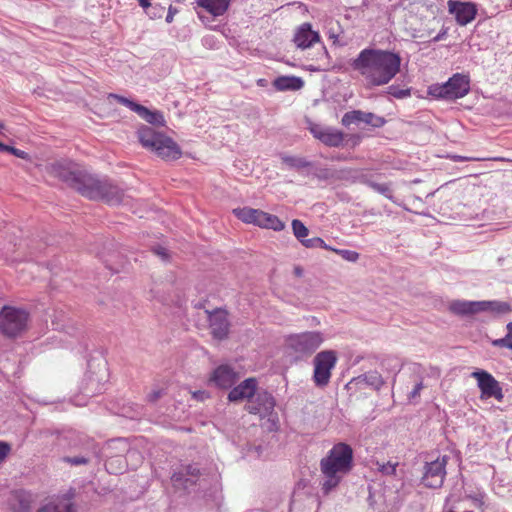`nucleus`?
Instances as JSON below:
<instances>
[{"label": "nucleus", "instance_id": "nucleus-11", "mask_svg": "<svg viewBox=\"0 0 512 512\" xmlns=\"http://www.w3.org/2000/svg\"><path fill=\"white\" fill-rule=\"evenodd\" d=\"M50 175L59 178L75 189L84 169L71 161H57L48 167Z\"/></svg>", "mask_w": 512, "mask_h": 512}, {"label": "nucleus", "instance_id": "nucleus-20", "mask_svg": "<svg viewBox=\"0 0 512 512\" xmlns=\"http://www.w3.org/2000/svg\"><path fill=\"white\" fill-rule=\"evenodd\" d=\"M256 214L253 215L252 225L258 226L263 229H271L274 231H282L285 228V223L277 216L267 213L260 209H255Z\"/></svg>", "mask_w": 512, "mask_h": 512}, {"label": "nucleus", "instance_id": "nucleus-33", "mask_svg": "<svg viewBox=\"0 0 512 512\" xmlns=\"http://www.w3.org/2000/svg\"><path fill=\"white\" fill-rule=\"evenodd\" d=\"M449 159H451L454 162H463V161H503L504 159L501 157H470V156H461V155H449Z\"/></svg>", "mask_w": 512, "mask_h": 512}, {"label": "nucleus", "instance_id": "nucleus-35", "mask_svg": "<svg viewBox=\"0 0 512 512\" xmlns=\"http://www.w3.org/2000/svg\"><path fill=\"white\" fill-rule=\"evenodd\" d=\"M306 248L320 247L326 250H331L332 247L328 246L322 238L314 237L311 239H306L302 243Z\"/></svg>", "mask_w": 512, "mask_h": 512}, {"label": "nucleus", "instance_id": "nucleus-42", "mask_svg": "<svg viewBox=\"0 0 512 512\" xmlns=\"http://www.w3.org/2000/svg\"><path fill=\"white\" fill-rule=\"evenodd\" d=\"M389 94L393 95L396 98H404L410 95L409 90H398L394 87H389Z\"/></svg>", "mask_w": 512, "mask_h": 512}, {"label": "nucleus", "instance_id": "nucleus-3", "mask_svg": "<svg viewBox=\"0 0 512 512\" xmlns=\"http://www.w3.org/2000/svg\"><path fill=\"white\" fill-rule=\"evenodd\" d=\"M435 5L427 4L425 0H416L411 4V14L406 20L408 30L413 38L439 41L441 34L434 35L440 25V19L435 16Z\"/></svg>", "mask_w": 512, "mask_h": 512}, {"label": "nucleus", "instance_id": "nucleus-31", "mask_svg": "<svg viewBox=\"0 0 512 512\" xmlns=\"http://www.w3.org/2000/svg\"><path fill=\"white\" fill-rule=\"evenodd\" d=\"M292 230H293V234L295 235V237L301 242L303 243V241H305L306 237L308 236L309 234V230L308 228L298 219H294L292 221Z\"/></svg>", "mask_w": 512, "mask_h": 512}, {"label": "nucleus", "instance_id": "nucleus-34", "mask_svg": "<svg viewBox=\"0 0 512 512\" xmlns=\"http://www.w3.org/2000/svg\"><path fill=\"white\" fill-rule=\"evenodd\" d=\"M376 465H377L378 471L381 472L383 475H389V476L396 475L398 462L393 463V462L388 461L387 463H380L377 461Z\"/></svg>", "mask_w": 512, "mask_h": 512}, {"label": "nucleus", "instance_id": "nucleus-7", "mask_svg": "<svg viewBox=\"0 0 512 512\" xmlns=\"http://www.w3.org/2000/svg\"><path fill=\"white\" fill-rule=\"evenodd\" d=\"M29 320L26 309L5 305L0 310V332L7 338H17L28 329Z\"/></svg>", "mask_w": 512, "mask_h": 512}, {"label": "nucleus", "instance_id": "nucleus-30", "mask_svg": "<svg viewBox=\"0 0 512 512\" xmlns=\"http://www.w3.org/2000/svg\"><path fill=\"white\" fill-rule=\"evenodd\" d=\"M471 301L456 300L450 303L449 309L457 315H469Z\"/></svg>", "mask_w": 512, "mask_h": 512}, {"label": "nucleus", "instance_id": "nucleus-32", "mask_svg": "<svg viewBox=\"0 0 512 512\" xmlns=\"http://www.w3.org/2000/svg\"><path fill=\"white\" fill-rule=\"evenodd\" d=\"M363 380L375 389H380L384 384L382 376L376 371L366 373Z\"/></svg>", "mask_w": 512, "mask_h": 512}, {"label": "nucleus", "instance_id": "nucleus-56", "mask_svg": "<svg viewBox=\"0 0 512 512\" xmlns=\"http://www.w3.org/2000/svg\"><path fill=\"white\" fill-rule=\"evenodd\" d=\"M295 273H296L297 275H301V269H300V268H296V269H295Z\"/></svg>", "mask_w": 512, "mask_h": 512}, {"label": "nucleus", "instance_id": "nucleus-18", "mask_svg": "<svg viewBox=\"0 0 512 512\" xmlns=\"http://www.w3.org/2000/svg\"><path fill=\"white\" fill-rule=\"evenodd\" d=\"M359 122H364L368 125L379 128L385 124V119L371 112H363L361 110L349 111L342 117V124L345 126Z\"/></svg>", "mask_w": 512, "mask_h": 512}, {"label": "nucleus", "instance_id": "nucleus-38", "mask_svg": "<svg viewBox=\"0 0 512 512\" xmlns=\"http://www.w3.org/2000/svg\"><path fill=\"white\" fill-rule=\"evenodd\" d=\"M368 186L371 187L374 191H376L386 197H389V193L391 192V189H390L389 185H387V184H379V183L372 182V183H368Z\"/></svg>", "mask_w": 512, "mask_h": 512}, {"label": "nucleus", "instance_id": "nucleus-6", "mask_svg": "<svg viewBox=\"0 0 512 512\" xmlns=\"http://www.w3.org/2000/svg\"><path fill=\"white\" fill-rule=\"evenodd\" d=\"M324 340V335L320 331L292 333L286 336L285 347L296 359H306L323 344Z\"/></svg>", "mask_w": 512, "mask_h": 512}, {"label": "nucleus", "instance_id": "nucleus-16", "mask_svg": "<svg viewBox=\"0 0 512 512\" xmlns=\"http://www.w3.org/2000/svg\"><path fill=\"white\" fill-rule=\"evenodd\" d=\"M447 6L449 13L454 15L456 22L460 26H465L472 22L477 14V7L472 2L449 0Z\"/></svg>", "mask_w": 512, "mask_h": 512}, {"label": "nucleus", "instance_id": "nucleus-53", "mask_svg": "<svg viewBox=\"0 0 512 512\" xmlns=\"http://www.w3.org/2000/svg\"><path fill=\"white\" fill-rule=\"evenodd\" d=\"M172 20H173V12H172V7H170V8H169L168 15H167V17H166V21H167L168 23H170V22H172Z\"/></svg>", "mask_w": 512, "mask_h": 512}, {"label": "nucleus", "instance_id": "nucleus-8", "mask_svg": "<svg viewBox=\"0 0 512 512\" xmlns=\"http://www.w3.org/2000/svg\"><path fill=\"white\" fill-rule=\"evenodd\" d=\"M470 91L468 75L456 73L444 84H433L428 87V94L435 98L456 100L463 98Z\"/></svg>", "mask_w": 512, "mask_h": 512}, {"label": "nucleus", "instance_id": "nucleus-50", "mask_svg": "<svg viewBox=\"0 0 512 512\" xmlns=\"http://www.w3.org/2000/svg\"><path fill=\"white\" fill-rule=\"evenodd\" d=\"M507 334L504 337L507 344L512 343V322H509L506 326Z\"/></svg>", "mask_w": 512, "mask_h": 512}, {"label": "nucleus", "instance_id": "nucleus-21", "mask_svg": "<svg viewBox=\"0 0 512 512\" xmlns=\"http://www.w3.org/2000/svg\"><path fill=\"white\" fill-rule=\"evenodd\" d=\"M320 41L318 32L312 30L311 24L303 23L298 27L294 35V42L299 48H308Z\"/></svg>", "mask_w": 512, "mask_h": 512}, {"label": "nucleus", "instance_id": "nucleus-57", "mask_svg": "<svg viewBox=\"0 0 512 512\" xmlns=\"http://www.w3.org/2000/svg\"><path fill=\"white\" fill-rule=\"evenodd\" d=\"M4 128H5L4 124L0 122V133H2Z\"/></svg>", "mask_w": 512, "mask_h": 512}, {"label": "nucleus", "instance_id": "nucleus-36", "mask_svg": "<svg viewBox=\"0 0 512 512\" xmlns=\"http://www.w3.org/2000/svg\"><path fill=\"white\" fill-rule=\"evenodd\" d=\"M331 251L335 252L336 254L340 255L343 259L350 262H356L359 259V253H357L356 251L335 248H332Z\"/></svg>", "mask_w": 512, "mask_h": 512}, {"label": "nucleus", "instance_id": "nucleus-1", "mask_svg": "<svg viewBox=\"0 0 512 512\" xmlns=\"http://www.w3.org/2000/svg\"><path fill=\"white\" fill-rule=\"evenodd\" d=\"M351 67L363 78L367 88H375L395 78L400 72L401 57L389 50L365 48L352 60Z\"/></svg>", "mask_w": 512, "mask_h": 512}, {"label": "nucleus", "instance_id": "nucleus-22", "mask_svg": "<svg viewBox=\"0 0 512 512\" xmlns=\"http://www.w3.org/2000/svg\"><path fill=\"white\" fill-rule=\"evenodd\" d=\"M489 311L496 314H505L511 311L510 305L499 301H471L469 315Z\"/></svg>", "mask_w": 512, "mask_h": 512}, {"label": "nucleus", "instance_id": "nucleus-14", "mask_svg": "<svg viewBox=\"0 0 512 512\" xmlns=\"http://www.w3.org/2000/svg\"><path fill=\"white\" fill-rule=\"evenodd\" d=\"M471 376L478 382L482 399L494 397L497 400H501L503 398L502 389L498 381L490 373L480 370L474 371Z\"/></svg>", "mask_w": 512, "mask_h": 512}, {"label": "nucleus", "instance_id": "nucleus-19", "mask_svg": "<svg viewBox=\"0 0 512 512\" xmlns=\"http://www.w3.org/2000/svg\"><path fill=\"white\" fill-rule=\"evenodd\" d=\"M257 380L255 378H248L234 387L228 394L230 402H239L248 400V402L255 396L257 390Z\"/></svg>", "mask_w": 512, "mask_h": 512}, {"label": "nucleus", "instance_id": "nucleus-28", "mask_svg": "<svg viewBox=\"0 0 512 512\" xmlns=\"http://www.w3.org/2000/svg\"><path fill=\"white\" fill-rule=\"evenodd\" d=\"M281 160L282 163L288 166L289 168L301 169L310 166V162H308L302 157L283 155L281 157Z\"/></svg>", "mask_w": 512, "mask_h": 512}, {"label": "nucleus", "instance_id": "nucleus-37", "mask_svg": "<svg viewBox=\"0 0 512 512\" xmlns=\"http://www.w3.org/2000/svg\"><path fill=\"white\" fill-rule=\"evenodd\" d=\"M347 173L351 174V173H354L355 175L352 177V183H357V182H360V183H363L365 185H368V183H372V181H370L367 177V175L361 171V170H349L347 171Z\"/></svg>", "mask_w": 512, "mask_h": 512}, {"label": "nucleus", "instance_id": "nucleus-49", "mask_svg": "<svg viewBox=\"0 0 512 512\" xmlns=\"http://www.w3.org/2000/svg\"><path fill=\"white\" fill-rule=\"evenodd\" d=\"M185 474L186 475H191V476H197L199 475V469L195 466H192V465H188L186 468H185Z\"/></svg>", "mask_w": 512, "mask_h": 512}, {"label": "nucleus", "instance_id": "nucleus-39", "mask_svg": "<svg viewBox=\"0 0 512 512\" xmlns=\"http://www.w3.org/2000/svg\"><path fill=\"white\" fill-rule=\"evenodd\" d=\"M63 461L71 464V465H86L89 460L83 456H76V457H64Z\"/></svg>", "mask_w": 512, "mask_h": 512}, {"label": "nucleus", "instance_id": "nucleus-41", "mask_svg": "<svg viewBox=\"0 0 512 512\" xmlns=\"http://www.w3.org/2000/svg\"><path fill=\"white\" fill-rule=\"evenodd\" d=\"M6 152L11 153L12 155H14L18 158L24 159V160H27L29 158V155L27 152L20 150L18 148H15L13 146H8Z\"/></svg>", "mask_w": 512, "mask_h": 512}, {"label": "nucleus", "instance_id": "nucleus-4", "mask_svg": "<svg viewBox=\"0 0 512 512\" xmlns=\"http://www.w3.org/2000/svg\"><path fill=\"white\" fill-rule=\"evenodd\" d=\"M137 137L145 149L154 152L164 161H175L182 156L180 146L171 137L150 126L141 125Z\"/></svg>", "mask_w": 512, "mask_h": 512}, {"label": "nucleus", "instance_id": "nucleus-29", "mask_svg": "<svg viewBox=\"0 0 512 512\" xmlns=\"http://www.w3.org/2000/svg\"><path fill=\"white\" fill-rule=\"evenodd\" d=\"M233 214L236 218L246 224H251L253 215L256 214L255 208L242 207L233 209Z\"/></svg>", "mask_w": 512, "mask_h": 512}, {"label": "nucleus", "instance_id": "nucleus-10", "mask_svg": "<svg viewBox=\"0 0 512 512\" xmlns=\"http://www.w3.org/2000/svg\"><path fill=\"white\" fill-rule=\"evenodd\" d=\"M448 456L444 455L437 459L427 462L424 466L422 483L428 488H440L446 477V466Z\"/></svg>", "mask_w": 512, "mask_h": 512}, {"label": "nucleus", "instance_id": "nucleus-44", "mask_svg": "<svg viewBox=\"0 0 512 512\" xmlns=\"http://www.w3.org/2000/svg\"><path fill=\"white\" fill-rule=\"evenodd\" d=\"M424 388V385L422 382H419L415 385V387L413 388V390L410 392L409 394V398L410 399H414L416 397H419L420 396V393H421V390Z\"/></svg>", "mask_w": 512, "mask_h": 512}, {"label": "nucleus", "instance_id": "nucleus-40", "mask_svg": "<svg viewBox=\"0 0 512 512\" xmlns=\"http://www.w3.org/2000/svg\"><path fill=\"white\" fill-rule=\"evenodd\" d=\"M11 452V446L7 442L0 441V464L4 462L9 453Z\"/></svg>", "mask_w": 512, "mask_h": 512}, {"label": "nucleus", "instance_id": "nucleus-13", "mask_svg": "<svg viewBox=\"0 0 512 512\" xmlns=\"http://www.w3.org/2000/svg\"><path fill=\"white\" fill-rule=\"evenodd\" d=\"M208 314L209 329L215 340L223 341L228 338L230 332L229 314L224 309L206 311Z\"/></svg>", "mask_w": 512, "mask_h": 512}, {"label": "nucleus", "instance_id": "nucleus-58", "mask_svg": "<svg viewBox=\"0 0 512 512\" xmlns=\"http://www.w3.org/2000/svg\"><path fill=\"white\" fill-rule=\"evenodd\" d=\"M511 6H512V0H511Z\"/></svg>", "mask_w": 512, "mask_h": 512}, {"label": "nucleus", "instance_id": "nucleus-48", "mask_svg": "<svg viewBox=\"0 0 512 512\" xmlns=\"http://www.w3.org/2000/svg\"><path fill=\"white\" fill-rule=\"evenodd\" d=\"M13 252H14V248L11 245V243L5 244L4 247L2 248V254L6 258H11Z\"/></svg>", "mask_w": 512, "mask_h": 512}, {"label": "nucleus", "instance_id": "nucleus-26", "mask_svg": "<svg viewBox=\"0 0 512 512\" xmlns=\"http://www.w3.org/2000/svg\"><path fill=\"white\" fill-rule=\"evenodd\" d=\"M304 82L295 76H280L273 81V86L278 91H296L303 87Z\"/></svg>", "mask_w": 512, "mask_h": 512}, {"label": "nucleus", "instance_id": "nucleus-27", "mask_svg": "<svg viewBox=\"0 0 512 512\" xmlns=\"http://www.w3.org/2000/svg\"><path fill=\"white\" fill-rule=\"evenodd\" d=\"M324 144L332 147H337L343 142V134L338 131H324L316 135Z\"/></svg>", "mask_w": 512, "mask_h": 512}, {"label": "nucleus", "instance_id": "nucleus-5", "mask_svg": "<svg viewBox=\"0 0 512 512\" xmlns=\"http://www.w3.org/2000/svg\"><path fill=\"white\" fill-rule=\"evenodd\" d=\"M75 189L89 199H100L108 204H118L123 199V192L107 180H99L85 170Z\"/></svg>", "mask_w": 512, "mask_h": 512}, {"label": "nucleus", "instance_id": "nucleus-51", "mask_svg": "<svg viewBox=\"0 0 512 512\" xmlns=\"http://www.w3.org/2000/svg\"><path fill=\"white\" fill-rule=\"evenodd\" d=\"M138 2H139V5L144 9H147L148 7L151 6L150 0H138Z\"/></svg>", "mask_w": 512, "mask_h": 512}, {"label": "nucleus", "instance_id": "nucleus-52", "mask_svg": "<svg viewBox=\"0 0 512 512\" xmlns=\"http://www.w3.org/2000/svg\"><path fill=\"white\" fill-rule=\"evenodd\" d=\"M113 462H114V460H113V459L108 460V461L106 462V467H107V470H108L109 472H115V471L113 470V468H112Z\"/></svg>", "mask_w": 512, "mask_h": 512}, {"label": "nucleus", "instance_id": "nucleus-12", "mask_svg": "<svg viewBox=\"0 0 512 512\" xmlns=\"http://www.w3.org/2000/svg\"><path fill=\"white\" fill-rule=\"evenodd\" d=\"M109 98L115 99L119 104L126 106L131 111L135 112L140 118L145 120L147 123L152 125H165V119L163 114L157 110H150L147 107L138 104L124 96L117 94H110Z\"/></svg>", "mask_w": 512, "mask_h": 512}, {"label": "nucleus", "instance_id": "nucleus-9", "mask_svg": "<svg viewBox=\"0 0 512 512\" xmlns=\"http://www.w3.org/2000/svg\"><path fill=\"white\" fill-rule=\"evenodd\" d=\"M337 355L333 350L319 352L314 358L313 380L316 386L325 387L331 378V371L336 366Z\"/></svg>", "mask_w": 512, "mask_h": 512}, {"label": "nucleus", "instance_id": "nucleus-54", "mask_svg": "<svg viewBox=\"0 0 512 512\" xmlns=\"http://www.w3.org/2000/svg\"><path fill=\"white\" fill-rule=\"evenodd\" d=\"M156 253L158 255H161L162 257H165L166 256V252H165V249L164 248H159L156 250Z\"/></svg>", "mask_w": 512, "mask_h": 512}, {"label": "nucleus", "instance_id": "nucleus-47", "mask_svg": "<svg viewBox=\"0 0 512 512\" xmlns=\"http://www.w3.org/2000/svg\"><path fill=\"white\" fill-rule=\"evenodd\" d=\"M492 345L495 347H506L512 350V343L507 344L504 338L493 340Z\"/></svg>", "mask_w": 512, "mask_h": 512}, {"label": "nucleus", "instance_id": "nucleus-15", "mask_svg": "<svg viewBox=\"0 0 512 512\" xmlns=\"http://www.w3.org/2000/svg\"><path fill=\"white\" fill-rule=\"evenodd\" d=\"M275 401L267 392L255 393V396L246 404L245 409L260 418L269 417L273 414Z\"/></svg>", "mask_w": 512, "mask_h": 512}, {"label": "nucleus", "instance_id": "nucleus-55", "mask_svg": "<svg viewBox=\"0 0 512 512\" xmlns=\"http://www.w3.org/2000/svg\"><path fill=\"white\" fill-rule=\"evenodd\" d=\"M8 148V145L3 144L0 142V152H6Z\"/></svg>", "mask_w": 512, "mask_h": 512}, {"label": "nucleus", "instance_id": "nucleus-25", "mask_svg": "<svg viewBox=\"0 0 512 512\" xmlns=\"http://www.w3.org/2000/svg\"><path fill=\"white\" fill-rule=\"evenodd\" d=\"M197 3L214 17L224 15L230 6V0H198Z\"/></svg>", "mask_w": 512, "mask_h": 512}, {"label": "nucleus", "instance_id": "nucleus-2", "mask_svg": "<svg viewBox=\"0 0 512 512\" xmlns=\"http://www.w3.org/2000/svg\"><path fill=\"white\" fill-rule=\"evenodd\" d=\"M353 467V449L350 445L340 442L335 444L326 457L320 461V471L325 477L322 491L328 495L341 482L344 475Z\"/></svg>", "mask_w": 512, "mask_h": 512}, {"label": "nucleus", "instance_id": "nucleus-24", "mask_svg": "<svg viewBox=\"0 0 512 512\" xmlns=\"http://www.w3.org/2000/svg\"><path fill=\"white\" fill-rule=\"evenodd\" d=\"M36 512H76L71 498H57L42 505Z\"/></svg>", "mask_w": 512, "mask_h": 512}, {"label": "nucleus", "instance_id": "nucleus-23", "mask_svg": "<svg viewBox=\"0 0 512 512\" xmlns=\"http://www.w3.org/2000/svg\"><path fill=\"white\" fill-rule=\"evenodd\" d=\"M9 506L16 512H30L31 510V496L25 491H14L11 493Z\"/></svg>", "mask_w": 512, "mask_h": 512}, {"label": "nucleus", "instance_id": "nucleus-43", "mask_svg": "<svg viewBox=\"0 0 512 512\" xmlns=\"http://www.w3.org/2000/svg\"><path fill=\"white\" fill-rule=\"evenodd\" d=\"M192 398L197 401H204L210 397L209 393L205 390H198L191 392Z\"/></svg>", "mask_w": 512, "mask_h": 512}, {"label": "nucleus", "instance_id": "nucleus-46", "mask_svg": "<svg viewBox=\"0 0 512 512\" xmlns=\"http://www.w3.org/2000/svg\"><path fill=\"white\" fill-rule=\"evenodd\" d=\"M350 169H344V170H341L339 173L340 175L338 176V179L340 180H344V181H347V182H350L352 183V177L355 175L354 173H347V171H349Z\"/></svg>", "mask_w": 512, "mask_h": 512}, {"label": "nucleus", "instance_id": "nucleus-17", "mask_svg": "<svg viewBox=\"0 0 512 512\" xmlns=\"http://www.w3.org/2000/svg\"><path fill=\"white\" fill-rule=\"evenodd\" d=\"M239 379V374L229 365L223 364L213 370L209 382L221 389L231 388Z\"/></svg>", "mask_w": 512, "mask_h": 512}, {"label": "nucleus", "instance_id": "nucleus-45", "mask_svg": "<svg viewBox=\"0 0 512 512\" xmlns=\"http://www.w3.org/2000/svg\"><path fill=\"white\" fill-rule=\"evenodd\" d=\"M163 393V389L153 390L151 393L148 394V400L150 402H155L163 395Z\"/></svg>", "mask_w": 512, "mask_h": 512}]
</instances>
